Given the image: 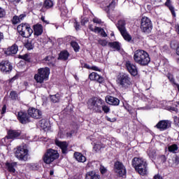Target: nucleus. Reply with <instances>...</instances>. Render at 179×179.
<instances>
[{
    "label": "nucleus",
    "mask_w": 179,
    "mask_h": 179,
    "mask_svg": "<svg viewBox=\"0 0 179 179\" xmlns=\"http://www.w3.org/2000/svg\"><path fill=\"white\" fill-rule=\"evenodd\" d=\"M134 61L141 66H146L150 62L149 54L143 50H137L134 54Z\"/></svg>",
    "instance_id": "1"
},
{
    "label": "nucleus",
    "mask_w": 179,
    "mask_h": 179,
    "mask_svg": "<svg viewBox=\"0 0 179 179\" xmlns=\"http://www.w3.org/2000/svg\"><path fill=\"white\" fill-rule=\"evenodd\" d=\"M132 166L141 176H146L148 174V164L145 159L135 157L132 160Z\"/></svg>",
    "instance_id": "2"
},
{
    "label": "nucleus",
    "mask_w": 179,
    "mask_h": 179,
    "mask_svg": "<svg viewBox=\"0 0 179 179\" xmlns=\"http://www.w3.org/2000/svg\"><path fill=\"white\" fill-rule=\"evenodd\" d=\"M15 156L18 160L27 162L29 159V148L27 145L22 144L15 149Z\"/></svg>",
    "instance_id": "3"
},
{
    "label": "nucleus",
    "mask_w": 179,
    "mask_h": 179,
    "mask_svg": "<svg viewBox=\"0 0 179 179\" xmlns=\"http://www.w3.org/2000/svg\"><path fill=\"white\" fill-rule=\"evenodd\" d=\"M50 76V69L48 67L41 68L38 69V73L34 76V79L37 83H43L44 80H47Z\"/></svg>",
    "instance_id": "4"
},
{
    "label": "nucleus",
    "mask_w": 179,
    "mask_h": 179,
    "mask_svg": "<svg viewBox=\"0 0 179 179\" xmlns=\"http://www.w3.org/2000/svg\"><path fill=\"white\" fill-rule=\"evenodd\" d=\"M17 31L22 37L29 38L33 34V29L30 27V24L27 23H22L17 27Z\"/></svg>",
    "instance_id": "5"
},
{
    "label": "nucleus",
    "mask_w": 179,
    "mask_h": 179,
    "mask_svg": "<svg viewBox=\"0 0 179 179\" xmlns=\"http://www.w3.org/2000/svg\"><path fill=\"white\" fill-rule=\"evenodd\" d=\"M117 82L122 89H129L132 86V81H131L129 76L127 73L120 74L117 78Z\"/></svg>",
    "instance_id": "6"
},
{
    "label": "nucleus",
    "mask_w": 179,
    "mask_h": 179,
    "mask_svg": "<svg viewBox=\"0 0 179 179\" xmlns=\"http://www.w3.org/2000/svg\"><path fill=\"white\" fill-rule=\"evenodd\" d=\"M59 157V154L58 151L52 149H49L47 150L43 156V162L46 164H50L54 160H57Z\"/></svg>",
    "instance_id": "7"
},
{
    "label": "nucleus",
    "mask_w": 179,
    "mask_h": 179,
    "mask_svg": "<svg viewBox=\"0 0 179 179\" xmlns=\"http://www.w3.org/2000/svg\"><path fill=\"white\" fill-rule=\"evenodd\" d=\"M140 29L143 33L149 34L152 31V29H153L152 20L148 17H143L141 20Z\"/></svg>",
    "instance_id": "8"
},
{
    "label": "nucleus",
    "mask_w": 179,
    "mask_h": 179,
    "mask_svg": "<svg viewBox=\"0 0 179 179\" xmlns=\"http://www.w3.org/2000/svg\"><path fill=\"white\" fill-rule=\"evenodd\" d=\"M116 26L126 41H131L132 40V37L127 32V29H125V20H119Z\"/></svg>",
    "instance_id": "9"
},
{
    "label": "nucleus",
    "mask_w": 179,
    "mask_h": 179,
    "mask_svg": "<svg viewBox=\"0 0 179 179\" xmlns=\"http://www.w3.org/2000/svg\"><path fill=\"white\" fill-rule=\"evenodd\" d=\"M103 103H104V101L101 99H90L88 101V108L90 110H93L94 111H100Z\"/></svg>",
    "instance_id": "10"
},
{
    "label": "nucleus",
    "mask_w": 179,
    "mask_h": 179,
    "mask_svg": "<svg viewBox=\"0 0 179 179\" xmlns=\"http://www.w3.org/2000/svg\"><path fill=\"white\" fill-rule=\"evenodd\" d=\"M115 173H117V174H118L120 177H122V176H125V174H127V169H125V166L120 162H116L115 163Z\"/></svg>",
    "instance_id": "11"
},
{
    "label": "nucleus",
    "mask_w": 179,
    "mask_h": 179,
    "mask_svg": "<svg viewBox=\"0 0 179 179\" xmlns=\"http://www.w3.org/2000/svg\"><path fill=\"white\" fill-rule=\"evenodd\" d=\"M12 69V64H10L9 60H3L0 63V70L1 71V72H3L4 73H8V72H10Z\"/></svg>",
    "instance_id": "12"
},
{
    "label": "nucleus",
    "mask_w": 179,
    "mask_h": 179,
    "mask_svg": "<svg viewBox=\"0 0 179 179\" xmlns=\"http://www.w3.org/2000/svg\"><path fill=\"white\" fill-rule=\"evenodd\" d=\"M125 66L128 72H129L132 76H136V75H138V68H136V65L134 64V63L127 61L125 64Z\"/></svg>",
    "instance_id": "13"
},
{
    "label": "nucleus",
    "mask_w": 179,
    "mask_h": 179,
    "mask_svg": "<svg viewBox=\"0 0 179 179\" xmlns=\"http://www.w3.org/2000/svg\"><path fill=\"white\" fill-rule=\"evenodd\" d=\"M170 127H171V121L170 120H161L156 124V127L161 131H164Z\"/></svg>",
    "instance_id": "14"
},
{
    "label": "nucleus",
    "mask_w": 179,
    "mask_h": 179,
    "mask_svg": "<svg viewBox=\"0 0 179 179\" xmlns=\"http://www.w3.org/2000/svg\"><path fill=\"white\" fill-rule=\"evenodd\" d=\"M28 114L30 115V117H32V118H36V120L41 118L42 115L41 111L34 108H30L28 110Z\"/></svg>",
    "instance_id": "15"
},
{
    "label": "nucleus",
    "mask_w": 179,
    "mask_h": 179,
    "mask_svg": "<svg viewBox=\"0 0 179 179\" xmlns=\"http://www.w3.org/2000/svg\"><path fill=\"white\" fill-rule=\"evenodd\" d=\"M17 51H19V48L17 45L13 44L12 46L8 47L7 49L4 50V53L6 55H15V54H17Z\"/></svg>",
    "instance_id": "16"
},
{
    "label": "nucleus",
    "mask_w": 179,
    "mask_h": 179,
    "mask_svg": "<svg viewBox=\"0 0 179 179\" xmlns=\"http://www.w3.org/2000/svg\"><path fill=\"white\" fill-rule=\"evenodd\" d=\"M55 145L60 148L64 155H66V153H68V143H66V141H59V140H55Z\"/></svg>",
    "instance_id": "17"
},
{
    "label": "nucleus",
    "mask_w": 179,
    "mask_h": 179,
    "mask_svg": "<svg viewBox=\"0 0 179 179\" xmlns=\"http://www.w3.org/2000/svg\"><path fill=\"white\" fill-rule=\"evenodd\" d=\"M17 120L21 122V124H27V122H29V117L24 112H18Z\"/></svg>",
    "instance_id": "18"
},
{
    "label": "nucleus",
    "mask_w": 179,
    "mask_h": 179,
    "mask_svg": "<svg viewBox=\"0 0 179 179\" xmlns=\"http://www.w3.org/2000/svg\"><path fill=\"white\" fill-rule=\"evenodd\" d=\"M89 78L90 80H96V82H99V83H103L104 82V78L101 77V76L99 75L96 72H92L90 74Z\"/></svg>",
    "instance_id": "19"
},
{
    "label": "nucleus",
    "mask_w": 179,
    "mask_h": 179,
    "mask_svg": "<svg viewBox=\"0 0 179 179\" xmlns=\"http://www.w3.org/2000/svg\"><path fill=\"white\" fill-rule=\"evenodd\" d=\"M16 167H17V162H6V169L9 173H15Z\"/></svg>",
    "instance_id": "20"
},
{
    "label": "nucleus",
    "mask_w": 179,
    "mask_h": 179,
    "mask_svg": "<svg viewBox=\"0 0 179 179\" xmlns=\"http://www.w3.org/2000/svg\"><path fill=\"white\" fill-rule=\"evenodd\" d=\"M106 101L108 104H110V106H119L120 104V99L114 96H106Z\"/></svg>",
    "instance_id": "21"
},
{
    "label": "nucleus",
    "mask_w": 179,
    "mask_h": 179,
    "mask_svg": "<svg viewBox=\"0 0 179 179\" xmlns=\"http://www.w3.org/2000/svg\"><path fill=\"white\" fill-rule=\"evenodd\" d=\"M34 36H41L43 34V25L41 24H36L34 25Z\"/></svg>",
    "instance_id": "22"
},
{
    "label": "nucleus",
    "mask_w": 179,
    "mask_h": 179,
    "mask_svg": "<svg viewBox=\"0 0 179 179\" xmlns=\"http://www.w3.org/2000/svg\"><path fill=\"white\" fill-rule=\"evenodd\" d=\"M85 179H101L100 175L96 173L94 171H89L85 175Z\"/></svg>",
    "instance_id": "23"
},
{
    "label": "nucleus",
    "mask_w": 179,
    "mask_h": 179,
    "mask_svg": "<svg viewBox=\"0 0 179 179\" xmlns=\"http://www.w3.org/2000/svg\"><path fill=\"white\" fill-rule=\"evenodd\" d=\"M74 157L79 163H85L86 162V157L80 152H75Z\"/></svg>",
    "instance_id": "24"
},
{
    "label": "nucleus",
    "mask_w": 179,
    "mask_h": 179,
    "mask_svg": "<svg viewBox=\"0 0 179 179\" xmlns=\"http://www.w3.org/2000/svg\"><path fill=\"white\" fill-rule=\"evenodd\" d=\"M18 136H20V132L15 130H10L8 131V139H15V138H18Z\"/></svg>",
    "instance_id": "25"
},
{
    "label": "nucleus",
    "mask_w": 179,
    "mask_h": 179,
    "mask_svg": "<svg viewBox=\"0 0 179 179\" xmlns=\"http://www.w3.org/2000/svg\"><path fill=\"white\" fill-rule=\"evenodd\" d=\"M59 9L62 15V16H66L68 15V9L65 6V3H62L61 5L59 4Z\"/></svg>",
    "instance_id": "26"
},
{
    "label": "nucleus",
    "mask_w": 179,
    "mask_h": 179,
    "mask_svg": "<svg viewBox=\"0 0 179 179\" xmlns=\"http://www.w3.org/2000/svg\"><path fill=\"white\" fill-rule=\"evenodd\" d=\"M54 6V3L51 0H45L43 3V9H50Z\"/></svg>",
    "instance_id": "27"
},
{
    "label": "nucleus",
    "mask_w": 179,
    "mask_h": 179,
    "mask_svg": "<svg viewBox=\"0 0 179 179\" xmlns=\"http://www.w3.org/2000/svg\"><path fill=\"white\" fill-rule=\"evenodd\" d=\"M102 148H104V145H103L101 142L97 141L96 143H94L93 149L95 152H99V150H100V149Z\"/></svg>",
    "instance_id": "28"
},
{
    "label": "nucleus",
    "mask_w": 179,
    "mask_h": 179,
    "mask_svg": "<svg viewBox=\"0 0 179 179\" xmlns=\"http://www.w3.org/2000/svg\"><path fill=\"white\" fill-rule=\"evenodd\" d=\"M34 40L28 41L25 44V48L29 50H33V48H34Z\"/></svg>",
    "instance_id": "29"
},
{
    "label": "nucleus",
    "mask_w": 179,
    "mask_h": 179,
    "mask_svg": "<svg viewBox=\"0 0 179 179\" xmlns=\"http://www.w3.org/2000/svg\"><path fill=\"white\" fill-rule=\"evenodd\" d=\"M69 57V53L66 50L62 51L59 54L60 59H64V61H66V59H68Z\"/></svg>",
    "instance_id": "30"
},
{
    "label": "nucleus",
    "mask_w": 179,
    "mask_h": 179,
    "mask_svg": "<svg viewBox=\"0 0 179 179\" xmlns=\"http://www.w3.org/2000/svg\"><path fill=\"white\" fill-rule=\"evenodd\" d=\"M165 5L169 7V10H171L172 15L176 16V13L174 12V7L171 6V0H166Z\"/></svg>",
    "instance_id": "31"
},
{
    "label": "nucleus",
    "mask_w": 179,
    "mask_h": 179,
    "mask_svg": "<svg viewBox=\"0 0 179 179\" xmlns=\"http://www.w3.org/2000/svg\"><path fill=\"white\" fill-rule=\"evenodd\" d=\"M39 125L42 129H46V128H48V122L45 119L41 120L39 122Z\"/></svg>",
    "instance_id": "32"
},
{
    "label": "nucleus",
    "mask_w": 179,
    "mask_h": 179,
    "mask_svg": "<svg viewBox=\"0 0 179 179\" xmlns=\"http://www.w3.org/2000/svg\"><path fill=\"white\" fill-rule=\"evenodd\" d=\"M169 151L171 153H176L178 150V145L177 144H173L168 148Z\"/></svg>",
    "instance_id": "33"
},
{
    "label": "nucleus",
    "mask_w": 179,
    "mask_h": 179,
    "mask_svg": "<svg viewBox=\"0 0 179 179\" xmlns=\"http://www.w3.org/2000/svg\"><path fill=\"white\" fill-rule=\"evenodd\" d=\"M108 45L111 48H114L115 50H117V51H119V50H120V43L118 42L109 43Z\"/></svg>",
    "instance_id": "34"
},
{
    "label": "nucleus",
    "mask_w": 179,
    "mask_h": 179,
    "mask_svg": "<svg viewBox=\"0 0 179 179\" xmlns=\"http://www.w3.org/2000/svg\"><path fill=\"white\" fill-rule=\"evenodd\" d=\"M60 99H61V96H59V94L50 96V100L53 103H58V101H59Z\"/></svg>",
    "instance_id": "35"
},
{
    "label": "nucleus",
    "mask_w": 179,
    "mask_h": 179,
    "mask_svg": "<svg viewBox=\"0 0 179 179\" xmlns=\"http://www.w3.org/2000/svg\"><path fill=\"white\" fill-rule=\"evenodd\" d=\"M71 45L73 48L74 51H76V52H78V51H79L80 47H79V44H78V43H76L75 41H71Z\"/></svg>",
    "instance_id": "36"
},
{
    "label": "nucleus",
    "mask_w": 179,
    "mask_h": 179,
    "mask_svg": "<svg viewBox=\"0 0 179 179\" xmlns=\"http://www.w3.org/2000/svg\"><path fill=\"white\" fill-rule=\"evenodd\" d=\"M89 29L91 31H94V33H97V31H100L101 30V28L99 27H95V28H93L92 24L89 25Z\"/></svg>",
    "instance_id": "37"
},
{
    "label": "nucleus",
    "mask_w": 179,
    "mask_h": 179,
    "mask_svg": "<svg viewBox=\"0 0 179 179\" xmlns=\"http://www.w3.org/2000/svg\"><path fill=\"white\" fill-rule=\"evenodd\" d=\"M13 24H17V23H20V18L17 15H15L13 18Z\"/></svg>",
    "instance_id": "38"
},
{
    "label": "nucleus",
    "mask_w": 179,
    "mask_h": 179,
    "mask_svg": "<svg viewBox=\"0 0 179 179\" xmlns=\"http://www.w3.org/2000/svg\"><path fill=\"white\" fill-rule=\"evenodd\" d=\"M44 61L47 64H52V61H54V58L51 56H48L44 59Z\"/></svg>",
    "instance_id": "39"
},
{
    "label": "nucleus",
    "mask_w": 179,
    "mask_h": 179,
    "mask_svg": "<svg viewBox=\"0 0 179 179\" xmlns=\"http://www.w3.org/2000/svg\"><path fill=\"white\" fill-rule=\"evenodd\" d=\"M10 97L13 99V100H16V98L17 97V93H16V92L15 91H12L10 93Z\"/></svg>",
    "instance_id": "40"
},
{
    "label": "nucleus",
    "mask_w": 179,
    "mask_h": 179,
    "mask_svg": "<svg viewBox=\"0 0 179 179\" xmlns=\"http://www.w3.org/2000/svg\"><path fill=\"white\" fill-rule=\"evenodd\" d=\"M92 22H94V23H96V24H101V23H103V21H101V20L96 17L92 19Z\"/></svg>",
    "instance_id": "41"
},
{
    "label": "nucleus",
    "mask_w": 179,
    "mask_h": 179,
    "mask_svg": "<svg viewBox=\"0 0 179 179\" xmlns=\"http://www.w3.org/2000/svg\"><path fill=\"white\" fill-rule=\"evenodd\" d=\"M96 33H100L101 37H107V34L106 33V31H104L103 29L101 28L100 31H97Z\"/></svg>",
    "instance_id": "42"
},
{
    "label": "nucleus",
    "mask_w": 179,
    "mask_h": 179,
    "mask_svg": "<svg viewBox=\"0 0 179 179\" xmlns=\"http://www.w3.org/2000/svg\"><path fill=\"white\" fill-rule=\"evenodd\" d=\"M20 58H21V59H24V61H30V57H29V55H21L20 56Z\"/></svg>",
    "instance_id": "43"
},
{
    "label": "nucleus",
    "mask_w": 179,
    "mask_h": 179,
    "mask_svg": "<svg viewBox=\"0 0 179 179\" xmlns=\"http://www.w3.org/2000/svg\"><path fill=\"white\" fill-rule=\"evenodd\" d=\"M99 43L102 45V47H106L107 45L108 42L106 40H99Z\"/></svg>",
    "instance_id": "44"
},
{
    "label": "nucleus",
    "mask_w": 179,
    "mask_h": 179,
    "mask_svg": "<svg viewBox=\"0 0 179 179\" xmlns=\"http://www.w3.org/2000/svg\"><path fill=\"white\" fill-rule=\"evenodd\" d=\"M102 110H103V113H106V114H107V113H110V108L107 106H103Z\"/></svg>",
    "instance_id": "45"
},
{
    "label": "nucleus",
    "mask_w": 179,
    "mask_h": 179,
    "mask_svg": "<svg viewBox=\"0 0 179 179\" xmlns=\"http://www.w3.org/2000/svg\"><path fill=\"white\" fill-rule=\"evenodd\" d=\"M100 171H101V174H106V173H107V169H106V167H104L103 166H101Z\"/></svg>",
    "instance_id": "46"
},
{
    "label": "nucleus",
    "mask_w": 179,
    "mask_h": 179,
    "mask_svg": "<svg viewBox=\"0 0 179 179\" xmlns=\"http://www.w3.org/2000/svg\"><path fill=\"white\" fill-rule=\"evenodd\" d=\"M173 121H174L175 125H177L178 127H179V117H178L177 116L173 117Z\"/></svg>",
    "instance_id": "47"
},
{
    "label": "nucleus",
    "mask_w": 179,
    "mask_h": 179,
    "mask_svg": "<svg viewBox=\"0 0 179 179\" xmlns=\"http://www.w3.org/2000/svg\"><path fill=\"white\" fill-rule=\"evenodd\" d=\"M107 121H109V122H115L117 121V119L115 117L110 118L109 117H106Z\"/></svg>",
    "instance_id": "48"
},
{
    "label": "nucleus",
    "mask_w": 179,
    "mask_h": 179,
    "mask_svg": "<svg viewBox=\"0 0 179 179\" xmlns=\"http://www.w3.org/2000/svg\"><path fill=\"white\" fill-rule=\"evenodd\" d=\"M5 16V10L0 7V17H3Z\"/></svg>",
    "instance_id": "49"
},
{
    "label": "nucleus",
    "mask_w": 179,
    "mask_h": 179,
    "mask_svg": "<svg viewBox=\"0 0 179 179\" xmlns=\"http://www.w3.org/2000/svg\"><path fill=\"white\" fill-rule=\"evenodd\" d=\"M167 78L169 79L171 82H174V77L171 73L167 75Z\"/></svg>",
    "instance_id": "50"
},
{
    "label": "nucleus",
    "mask_w": 179,
    "mask_h": 179,
    "mask_svg": "<svg viewBox=\"0 0 179 179\" xmlns=\"http://www.w3.org/2000/svg\"><path fill=\"white\" fill-rule=\"evenodd\" d=\"M80 27V25L78 24L77 21L74 22V27L76 29V30H79V27Z\"/></svg>",
    "instance_id": "51"
},
{
    "label": "nucleus",
    "mask_w": 179,
    "mask_h": 179,
    "mask_svg": "<svg viewBox=\"0 0 179 179\" xmlns=\"http://www.w3.org/2000/svg\"><path fill=\"white\" fill-rule=\"evenodd\" d=\"M6 113V105H3L1 108V114H5Z\"/></svg>",
    "instance_id": "52"
},
{
    "label": "nucleus",
    "mask_w": 179,
    "mask_h": 179,
    "mask_svg": "<svg viewBox=\"0 0 179 179\" xmlns=\"http://www.w3.org/2000/svg\"><path fill=\"white\" fill-rule=\"evenodd\" d=\"M174 163H175L176 166H178V164H179V157H175Z\"/></svg>",
    "instance_id": "53"
},
{
    "label": "nucleus",
    "mask_w": 179,
    "mask_h": 179,
    "mask_svg": "<svg viewBox=\"0 0 179 179\" xmlns=\"http://www.w3.org/2000/svg\"><path fill=\"white\" fill-rule=\"evenodd\" d=\"M154 179H163V178L162 176H160V174H157L154 176Z\"/></svg>",
    "instance_id": "54"
},
{
    "label": "nucleus",
    "mask_w": 179,
    "mask_h": 179,
    "mask_svg": "<svg viewBox=\"0 0 179 179\" xmlns=\"http://www.w3.org/2000/svg\"><path fill=\"white\" fill-rule=\"evenodd\" d=\"M20 21L21 22V20H23V19H24V17H26V14H21L20 16Z\"/></svg>",
    "instance_id": "55"
},
{
    "label": "nucleus",
    "mask_w": 179,
    "mask_h": 179,
    "mask_svg": "<svg viewBox=\"0 0 179 179\" xmlns=\"http://www.w3.org/2000/svg\"><path fill=\"white\" fill-rule=\"evenodd\" d=\"M9 1L13 3H19V2H20V0H9Z\"/></svg>",
    "instance_id": "56"
},
{
    "label": "nucleus",
    "mask_w": 179,
    "mask_h": 179,
    "mask_svg": "<svg viewBox=\"0 0 179 179\" xmlns=\"http://www.w3.org/2000/svg\"><path fill=\"white\" fill-rule=\"evenodd\" d=\"M92 69L93 71H100V69H99V67H97V66H92Z\"/></svg>",
    "instance_id": "57"
},
{
    "label": "nucleus",
    "mask_w": 179,
    "mask_h": 179,
    "mask_svg": "<svg viewBox=\"0 0 179 179\" xmlns=\"http://www.w3.org/2000/svg\"><path fill=\"white\" fill-rule=\"evenodd\" d=\"M3 40V34L0 32V43Z\"/></svg>",
    "instance_id": "58"
},
{
    "label": "nucleus",
    "mask_w": 179,
    "mask_h": 179,
    "mask_svg": "<svg viewBox=\"0 0 179 179\" xmlns=\"http://www.w3.org/2000/svg\"><path fill=\"white\" fill-rule=\"evenodd\" d=\"M41 20H42V22H44V23H46L47 24H48V22L47 21H45L44 17H41Z\"/></svg>",
    "instance_id": "59"
},
{
    "label": "nucleus",
    "mask_w": 179,
    "mask_h": 179,
    "mask_svg": "<svg viewBox=\"0 0 179 179\" xmlns=\"http://www.w3.org/2000/svg\"><path fill=\"white\" fill-rule=\"evenodd\" d=\"M50 176H54V170H51L50 171Z\"/></svg>",
    "instance_id": "60"
},
{
    "label": "nucleus",
    "mask_w": 179,
    "mask_h": 179,
    "mask_svg": "<svg viewBox=\"0 0 179 179\" xmlns=\"http://www.w3.org/2000/svg\"><path fill=\"white\" fill-rule=\"evenodd\" d=\"M171 110L172 111H177V108H171Z\"/></svg>",
    "instance_id": "61"
},
{
    "label": "nucleus",
    "mask_w": 179,
    "mask_h": 179,
    "mask_svg": "<svg viewBox=\"0 0 179 179\" xmlns=\"http://www.w3.org/2000/svg\"><path fill=\"white\" fill-rule=\"evenodd\" d=\"M115 4V3H114V1H113L110 5H109V8H111V6H113V5H114Z\"/></svg>",
    "instance_id": "62"
},
{
    "label": "nucleus",
    "mask_w": 179,
    "mask_h": 179,
    "mask_svg": "<svg viewBox=\"0 0 179 179\" xmlns=\"http://www.w3.org/2000/svg\"><path fill=\"white\" fill-rule=\"evenodd\" d=\"M164 103H165V104H167V103H170V101L167 102V101H164Z\"/></svg>",
    "instance_id": "63"
},
{
    "label": "nucleus",
    "mask_w": 179,
    "mask_h": 179,
    "mask_svg": "<svg viewBox=\"0 0 179 179\" xmlns=\"http://www.w3.org/2000/svg\"><path fill=\"white\" fill-rule=\"evenodd\" d=\"M12 79H13V80H15V79H16V77H14Z\"/></svg>",
    "instance_id": "64"
}]
</instances>
